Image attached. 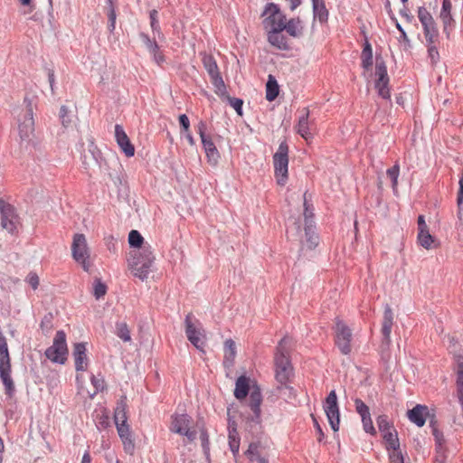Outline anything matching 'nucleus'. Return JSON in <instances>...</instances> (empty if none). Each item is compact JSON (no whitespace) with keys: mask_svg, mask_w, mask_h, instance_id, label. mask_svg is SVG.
<instances>
[{"mask_svg":"<svg viewBox=\"0 0 463 463\" xmlns=\"http://www.w3.org/2000/svg\"><path fill=\"white\" fill-rule=\"evenodd\" d=\"M291 342L292 340L289 337H283L279 343L275 354V377L277 382L280 384L278 389L282 395L288 398L295 396L293 388L288 385V383L293 376V368L288 358Z\"/></svg>","mask_w":463,"mask_h":463,"instance_id":"obj_1","label":"nucleus"},{"mask_svg":"<svg viewBox=\"0 0 463 463\" xmlns=\"http://www.w3.org/2000/svg\"><path fill=\"white\" fill-rule=\"evenodd\" d=\"M155 259L151 245L146 243L140 249H135L129 252L128 258V269L133 276L144 281L152 271Z\"/></svg>","mask_w":463,"mask_h":463,"instance_id":"obj_2","label":"nucleus"},{"mask_svg":"<svg viewBox=\"0 0 463 463\" xmlns=\"http://www.w3.org/2000/svg\"><path fill=\"white\" fill-rule=\"evenodd\" d=\"M273 165L277 183L284 185L288 180V146L285 141L280 143L273 156Z\"/></svg>","mask_w":463,"mask_h":463,"instance_id":"obj_3","label":"nucleus"},{"mask_svg":"<svg viewBox=\"0 0 463 463\" xmlns=\"http://www.w3.org/2000/svg\"><path fill=\"white\" fill-rule=\"evenodd\" d=\"M352 329L342 320L336 318L335 326V344L341 354L347 355L352 352Z\"/></svg>","mask_w":463,"mask_h":463,"instance_id":"obj_4","label":"nucleus"},{"mask_svg":"<svg viewBox=\"0 0 463 463\" xmlns=\"http://www.w3.org/2000/svg\"><path fill=\"white\" fill-rule=\"evenodd\" d=\"M24 103H26V109L23 117L19 118L18 129L21 142L29 144L34 137V122L31 101L25 99Z\"/></svg>","mask_w":463,"mask_h":463,"instance_id":"obj_5","label":"nucleus"},{"mask_svg":"<svg viewBox=\"0 0 463 463\" xmlns=\"http://www.w3.org/2000/svg\"><path fill=\"white\" fill-rule=\"evenodd\" d=\"M71 252L73 259L82 265L85 271H89L90 268L89 261L90 250L87 240L83 234L77 233L74 235L71 244Z\"/></svg>","mask_w":463,"mask_h":463,"instance_id":"obj_6","label":"nucleus"},{"mask_svg":"<svg viewBox=\"0 0 463 463\" xmlns=\"http://www.w3.org/2000/svg\"><path fill=\"white\" fill-rule=\"evenodd\" d=\"M263 15L266 16L263 20V26L267 32L284 31L286 17L275 4H269Z\"/></svg>","mask_w":463,"mask_h":463,"instance_id":"obj_7","label":"nucleus"},{"mask_svg":"<svg viewBox=\"0 0 463 463\" xmlns=\"http://www.w3.org/2000/svg\"><path fill=\"white\" fill-rule=\"evenodd\" d=\"M193 420L187 414H175L172 416L170 430L185 436L189 441L196 439V431L192 429Z\"/></svg>","mask_w":463,"mask_h":463,"instance_id":"obj_8","label":"nucleus"},{"mask_svg":"<svg viewBox=\"0 0 463 463\" xmlns=\"http://www.w3.org/2000/svg\"><path fill=\"white\" fill-rule=\"evenodd\" d=\"M67 353L66 335L63 331H58L53 339L52 345L45 351V355L54 363L63 364L66 360Z\"/></svg>","mask_w":463,"mask_h":463,"instance_id":"obj_9","label":"nucleus"},{"mask_svg":"<svg viewBox=\"0 0 463 463\" xmlns=\"http://www.w3.org/2000/svg\"><path fill=\"white\" fill-rule=\"evenodd\" d=\"M375 76L376 80L374 86L378 91L379 96H381L383 99H390L387 68L385 62L381 58H376Z\"/></svg>","mask_w":463,"mask_h":463,"instance_id":"obj_10","label":"nucleus"},{"mask_svg":"<svg viewBox=\"0 0 463 463\" xmlns=\"http://www.w3.org/2000/svg\"><path fill=\"white\" fill-rule=\"evenodd\" d=\"M324 410L332 430L337 431L339 430L340 413L335 391L333 390L329 392L324 404Z\"/></svg>","mask_w":463,"mask_h":463,"instance_id":"obj_11","label":"nucleus"},{"mask_svg":"<svg viewBox=\"0 0 463 463\" xmlns=\"http://www.w3.org/2000/svg\"><path fill=\"white\" fill-rule=\"evenodd\" d=\"M418 17L423 26L427 43L429 44L434 43L438 38V30L432 16L425 7H420L418 10Z\"/></svg>","mask_w":463,"mask_h":463,"instance_id":"obj_12","label":"nucleus"},{"mask_svg":"<svg viewBox=\"0 0 463 463\" xmlns=\"http://www.w3.org/2000/svg\"><path fill=\"white\" fill-rule=\"evenodd\" d=\"M205 130L206 124L203 121H200L198 124V133L200 135L208 161L210 164L214 165L217 164L220 155L212 138L205 134Z\"/></svg>","mask_w":463,"mask_h":463,"instance_id":"obj_13","label":"nucleus"},{"mask_svg":"<svg viewBox=\"0 0 463 463\" xmlns=\"http://www.w3.org/2000/svg\"><path fill=\"white\" fill-rule=\"evenodd\" d=\"M192 315L188 314L185 318V334L188 340L199 350L203 351L204 346V335L201 328H197L192 323Z\"/></svg>","mask_w":463,"mask_h":463,"instance_id":"obj_14","label":"nucleus"},{"mask_svg":"<svg viewBox=\"0 0 463 463\" xmlns=\"http://www.w3.org/2000/svg\"><path fill=\"white\" fill-rule=\"evenodd\" d=\"M0 212L2 227L11 233L14 232L18 222L14 207L10 204H5L2 200H0Z\"/></svg>","mask_w":463,"mask_h":463,"instance_id":"obj_15","label":"nucleus"},{"mask_svg":"<svg viewBox=\"0 0 463 463\" xmlns=\"http://www.w3.org/2000/svg\"><path fill=\"white\" fill-rule=\"evenodd\" d=\"M115 137L118 146L121 148L124 154L128 157L133 156L135 154V147L130 143L128 137L120 125L115 126Z\"/></svg>","mask_w":463,"mask_h":463,"instance_id":"obj_16","label":"nucleus"},{"mask_svg":"<svg viewBox=\"0 0 463 463\" xmlns=\"http://www.w3.org/2000/svg\"><path fill=\"white\" fill-rule=\"evenodd\" d=\"M87 348L85 343H77L74 345L72 355L75 362L77 372L85 371L88 366Z\"/></svg>","mask_w":463,"mask_h":463,"instance_id":"obj_17","label":"nucleus"},{"mask_svg":"<svg viewBox=\"0 0 463 463\" xmlns=\"http://www.w3.org/2000/svg\"><path fill=\"white\" fill-rule=\"evenodd\" d=\"M393 324V313L389 305L385 306L383 320L382 324V334L383 335V344L389 345L391 342L392 326Z\"/></svg>","mask_w":463,"mask_h":463,"instance_id":"obj_18","label":"nucleus"},{"mask_svg":"<svg viewBox=\"0 0 463 463\" xmlns=\"http://www.w3.org/2000/svg\"><path fill=\"white\" fill-rule=\"evenodd\" d=\"M309 110L305 108L302 110V115L298 118V124L297 126V132L307 141L313 137L311 131V125L308 121Z\"/></svg>","mask_w":463,"mask_h":463,"instance_id":"obj_19","label":"nucleus"},{"mask_svg":"<svg viewBox=\"0 0 463 463\" xmlns=\"http://www.w3.org/2000/svg\"><path fill=\"white\" fill-rule=\"evenodd\" d=\"M428 412V407L424 405H416L413 409L408 411L409 420L415 423L418 427H422L425 424V415Z\"/></svg>","mask_w":463,"mask_h":463,"instance_id":"obj_20","label":"nucleus"},{"mask_svg":"<svg viewBox=\"0 0 463 463\" xmlns=\"http://www.w3.org/2000/svg\"><path fill=\"white\" fill-rule=\"evenodd\" d=\"M282 32L283 31L279 30L267 32L268 41L272 46L279 50H288V45L287 43V39L283 35Z\"/></svg>","mask_w":463,"mask_h":463,"instance_id":"obj_21","label":"nucleus"},{"mask_svg":"<svg viewBox=\"0 0 463 463\" xmlns=\"http://www.w3.org/2000/svg\"><path fill=\"white\" fill-rule=\"evenodd\" d=\"M0 377L5 388V393L12 396L14 392V384L11 378V365L0 366Z\"/></svg>","mask_w":463,"mask_h":463,"instance_id":"obj_22","label":"nucleus"},{"mask_svg":"<svg viewBox=\"0 0 463 463\" xmlns=\"http://www.w3.org/2000/svg\"><path fill=\"white\" fill-rule=\"evenodd\" d=\"M451 8L452 5L449 0H443L442 8L440 11V19L443 23L444 31L449 33V28L451 26L453 23V18L451 15Z\"/></svg>","mask_w":463,"mask_h":463,"instance_id":"obj_23","label":"nucleus"},{"mask_svg":"<svg viewBox=\"0 0 463 463\" xmlns=\"http://www.w3.org/2000/svg\"><path fill=\"white\" fill-rule=\"evenodd\" d=\"M249 393V378L246 376H240L235 383L234 396L238 400L246 398Z\"/></svg>","mask_w":463,"mask_h":463,"instance_id":"obj_24","label":"nucleus"},{"mask_svg":"<svg viewBox=\"0 0 463 463\" xmlns=\"http://www.w3.org/2000/svg\"><path fill=\"white\" fill-rule=\"evenodd\" d=\"M229 446L234 455L239 452L240 449V437L236 430L235 422H229Z\"/></svg>","mask_w":463,"mask_h":463,"instance_id":"obj_25","label":"nucleus"},{"mask_svg":"<svg viewBox=\"0 0 463 463\" xmlns=\"http://www.w3.org/2000/svg\"><path fill=\"white\" fill-rule=\"evenodd\" d=\"M418 243L426 250H430L435 247V239L430 233L429 228L418 231Z\"/></svg>","mask_w":463,"mask_h":463,"instance_id":"obj_26","label":"nucleus"},{"mask_svg":"<svg viewBox=\"0 0 463 463\" xmlns=\"http://www.w3.org/2000/svg\"><path fill=\"white\" fill-rule=\"evenodd\" d=\"M119 437L122 439L126 449H133L134 444L130 439L129 427L127 422L115 423Z\"/></svg>","mask_w":463,"mask_h":463,"instance_id":"obj_27","label":"nucleus"},{"mask_svg":"<svg viewBox=\"0 0 463 463\" xmlns=\"http://www.w3.org/2000/svg\"><path fill=\"white\" fill-rule=\"evenodd\" d=\"M114 420L115 423L127 422L128 420L127 402L125 396L121 397V399L118 402L117 407L115 409Z\"/></svg>","mask_w":463,"mask_h":463,"instance_id":"obj_28","label":"nucleus"},{"mask_svg":"<svg viewBox=\"0 0 463 463\" xmlns=\"http://www.w3.org/2000/svg\"><path fill=\"white\" fill-rule=\"evenodd\" d=\"M279 95V84L274 76L269 75L266 84V99L269 101L274 100Z\"/></svg>","mask_w":463,"mask_h":463,"instance_id":"obj_29","label":"nucleus"},{"mask_svg":"<svg viewBox=\"0 0 463 463\" xmlns=\"http://www.w3.org/2000/svg\"><path fill=\"white\" fill-rule=\"evenodd\" d=\"M284 30H286L289 35L298 37L302 34V23L299 19H291L288 23L285 22Z\"/></svg>","mask_w":463,"mask_h":463,"instance_id":"obj_30","label":"nucleus"},{"mask_svg":"<svg viewBox=\"0 0 463 463\" xmlns=\"http://www.w3.org/2000/svg\"><path fill=\"white\" fill-rule=\"evenodd\" d=\"M261 401H262V399H261V393H260V389L256 388V389L252 390L250 392V406L256 417L260 416V406Z\"/></svg>","mask_w":463,"mask_h":463,"instance_id":"obj_31","label":"nucleus"},{"mask_svg":"<svg viewBox=\"0 0 463 463\" xmlns=\"http://www.w3.org/2000/svg\"><path fill=\"white\" fill-rule=\"evenodd\" d=\"M304 235L306 237V245L308 249L311 250L317 245L318 237L313 230V224H308L307 222V226L304 229Z\"/></svg>","mask_w":463,"mask_h":463,"instance_id":"obj_32","label":"nucleus"},{"mask_svg":"<svg viewBox=\"0 0 463 463\" xmlns=\"http://www.w3.org/2000/svg\"><path fill=\"white\" fill-rule=\"evenodd\" d=\"M361 58L363 68L368 70L373 65V51L372 46L368 41H366L364 43Z\"/></svg>","mask_w":463,"mask_h":463,"instance_id":"obj_33","label":"nucleus"},{"mask_svg":"<svg viewBox=\"0 0 463 463\" xmlns=\"http://www.w3.org/2000/svg\"><path fill=\"white\" fill-rule=\"evenodd\" d=\"M236 355V345L235 342L232 339H227L224 342V358L225 364L229 363L230 364L233 362Z\"/></svg>","mask_w":463,"mask_h":463,"instance_id":"obj_34","label":"nucleus"},{"mask_svg":"<svg viewBox=\"0 0 463 463\" xmlns=\"http://www.w3.org/2000/svg\"><path fill=\"white\" fill-rule=\"evenodd\" d=\"M203 64L210 77L219 73L217 63L213 56L204 53L203 57Z\"/></svg>","mask_w":463,"mask_h":463,"instance_id":"obj_35","label":"nucleus"},{"mask_svg":"<svg viewBox=\"0 0 463 463\" xmlns=\"http://www.w3.org/2000/svg\"><path fill=\"white\" fill-rule=\"evenodd\" d=\"M11 365L10 356L5 337H0V366Z\"/></svg>","mask_w":463,"mask_h":463,"instance_id":"obj_36","label":"nucleus"},{"mask_svg":"<svg viewBox=\"0 0 463 463\" xmlns=\"http://www.w3.org/2000/svg\"><path fill=\"white\" fill-rule=\"evenodd\" d=\"M383 437L386 442V447H387L388 450H391L392 449L400 447L399 439L397 437V433L395 430L394 431H392V430L387 431L383 435Z\"/></svg>","mask_w":463,"mask_h":463,"instance_id":"obj_37","label":"nucleus"},{"mask_svg":"<svg viewBox=\"0 0 463 463\" xmlns=\"http://www.w3.org/2000/svg\"><path fill=\"white\" fill-rule=\"evenodd\" d=\"M212 82L215 87V93L219 96H227L226 95V86L220 73L211 76Z\"/></svg>","mask_w":463,"mask_h":463,"instance_id":"obj_38","label":"nucleus"},{"mask_svg":"<svg viewBox=\"0 0 463 463\" xmlns=\"http://www.w3.org/2000/svg\"><path fill=\"white\" fill-rule=\"evenodd\" d=\"M128 242L131 247L136 249H140L146 243H144V239L142 235L136 230H132L128 234Z\"/></svg>","mask_w":463,"mask_h":463,"instance_id":"obj_39","label":"nucleus"},{"mask_svg":"<svg viewBox=\"0 0 463 463\" xmlns=\"http://www.w3.org/2000/svg\"><path fill=\"white\" fill-rule=\"evenodd\" d=\"M91 384L93 386V390L90 391L88 390L87 392L90 396V398H93L98 392L102 391L105 387V383L103 378L97 377L95 375L91 376Z\"/></svg>","mask_w":463,"mask_h":463,"instance_id":"obj_40","label":"nucleus"},{"mask_svg":"<svg viewBox=\"0 0 463 463\" xmlns=\"http://www.w3.org/2000/svg\"><path fill=\"white\" fill-rule=\"evenodd\" d=\"M117 335L125 342H129L131 340L129 329L125 323H119L117 325Z\"/></svg>","mask_w":463,"mask_h":463,"instance_id":"obj_41","label":"nucleus"},{"mask_svg":"<svg viewBox=\"0 0 463 463\" xmlns=\"http://www.w3.org/2000/svg\"><path fill=\"white\" fill-rule=\"evenodd\" d=\"M139 37L149 52H155L156 51H158V44L156 43V41H152L148 35L142 33L139 34Z\"/></svg>","mask_w":463,"mask_h":463,"instance_id":"obj_42","label":"nucleus"},{"mask_svg":"<svg viewBox=\"0 0 463 463\" xmlns=\"http://www.w3.org/2000/svg\"><path fill=\"white\" fill-rule=\"evenodd\" d=\"M313 9L315 18H318L320 22H324L327 19L328 13L323 4L313 5Z\"/></svg>","mask_w":463,"mask_h":463,"instance_id":"obj_43","label":"nucleus"},{"mask_svg":"<svg viewBox=\"0 0 463 463\" xmlns=\"http://www.w3.org/2000/svg\"><path fill=\"white\" fill-rule=\"evenodd\" d=\"M400 167L399 165H394L392 168L387 170V175L392 180V189L395 191L397 189L398 184V176H399Z\"/></svg>","mask_w":463,"mask_h":463,"instance_id":"obj_44","label":"nucleus"},{"mask_svg":"<svg viewBox=\"0 0 463 463\" xmlns=\"http://www.w3.org/2000/svg\"><path fill=\"white\" fill-rule=\"evenodd\" d=\"M158 13L156 10L150 12V24L154 34L157 33L158 37L161 36L160 26L157 19Z\"/></svg>","mask_w":463,"mask_h":463,"instance_id":"obj_45","label":"nucleus"},{"mask_svg":"<svg viewBox=\"0 0 463 463\" xmlns=\"http://www.w3.org/2000/svg\"><path fill=\"white\" fill-rule=\"evenodd\" d=\"M389 458L392 463H404V457L400 447L389 450Z\"/></svg>","mask_w":463,"mask_h":463,"instance_id":"obj_46","label":"nucleus"},{"mask_svg":"<svg viewBox=\"0 0 463 463\" xmlns=\"http://www.w3.org/2000/svg\"><path fill=\"white\" fill-rule=\"evenodd\" d=\"M60 118L61 119V124L64 128H68L71 126L72 119L69 115V110L66 106H61L60 109Z\"/></svg>","mask_w":463,"mask_h":463,"instance_id":"obj_47","label":"nucleus"},{"mask_svg":"<svg viewBox=\"0 0 463 463\" xmlns=\"http://www.w3.org/2000/svg\"><path fill=\"white\" fill-rule=\"evenodd\" d=\"M457 203H458V216L459 219H462V204H463V175L459 179V189L458 193V198H457Z\"/></svg>","mask_w":463,"mask_h":463,"instance_id":"obj_48","label":"nucleus"},{"mask_svg":"<svg viewBox=\"0 0 463 463\" xmlns=\"http://www.w3.org/2000/svg\"><path fill=\"white\" fill-rule=\"evenodd\" d=\"M288 236L290 238H296V240L302 241V232L300 226L298 222H294L292 227H289L287 231Z\"/></svg>","mask_w":463,"mask_h":463,"instance_id":"obj_49","label":"nucleus"},{"mask_svg":"<svg viewBox=\"0 0 463 463\" xmlns=\"http://www.w3.org/2000/svg\"><path fill=\"white\" fill-rule=\"evenodd\" d=\"M107 292V287L105 284H103L99 279L95 280L94 285V296L97 299L103 297Z\"/></svg>","mask_w":463,"mask_h":463,"instance_id":"obj_50","label":"nucleus"},{"mask_svg":"<svg viewBox=\"0 0 463 463\" xmlns=\"http://www.w3.org/2000/svg\"><path fill=\"white\" fill-rule=\"evenodd\" d=\"M354 404L355 410L361 417L370 414L369 407L362 400L355 399Z\"/></svg>","mask_w":463,"mask_h":463,"instance_id":"obj_51","label":"nucleus"},{"mask_svg":"<svg viewBox=\"0 0 463 463\" xmlns=\"http://www.w3.org/2000/svg\"><path fill=\"white\" fill-rule=\"evenodd\" d=\"M225 98L229 101L230 105L236 110L238 115L241 116L242 115V104H243L242 99H237V98H232L228 95Z\"/></svg>","mask_w":463,"mask_h":463,"instance_id":"obj_52","label":"nucleus"},{"mask_svg":"<svg viewBox=\"0 0 463 463\" xmlns=\"http://www.w3.org/2000/svg\"><path fill=\"white\" fill-rule=\"evenodd\" d=\"M432 434L435 438L436 449H439V448H441V449H446L444 446L445 439L442 432H440L437 428L432 427Z\"/></svg>","mask_w":463,"mask_h":463,"instance_id":"obj_53","label":"nucleus"},{"mask_svg":"<svg viewBox=\"0 0 463 463\" xmlns=\"http://www.w3.org/2000/svg\"><path fill=\"white\" fill-rule=\"evenodd\" d=\"M377 426L379 430L383 433V435L385 432L392 430L387 420V417L384 415H381L377 418Z\"/></svg>","mask_w":463,"mask_h":463,"instance_id":"obj_54","label":"nucleus"},{"mask_svg":"<svg viewBox=\"0 0 463 463\" xmlns=\"http://www.w3.org/2000/svg\"><path fill=\"white\" fill-rule=\"evenodd\" d=\"M361 418L364 431L367 433L375 434V429L373 425L371 414H368L367 416H363Z\"/></svg>","mask_w":463,"mask_h":463,"instance_id":"obj_55","label":"nucleus"},{"mask_svg":"<svg viewBox=\"0 0 463 463\" xmlns=\"http://www.w3.org/2000/svg\"><path fill=\"white\" fill-rule=\"evenodd\" d=\"M109 5H110V7H109V10L108 12V16H109V30L110 32H113L114 29H115V24H116V12H115V9L114 7L112 6V2L111 0H109Z\"/></svg>","mask_w":463,"mask_h":463,"instance_id":"obj_56","label":"nucleus"},{"mask_svg":"<svg viewBox=\"0 0 463 463\" xmlns=\"http://www.w3.org/2000/svg\"><path fill=\"white\" fill-rule=\"evenodd\" d=\"M435 463H448L446 449H441V448H439V449H436Z\"/></svg>","mask_w":463,"mask_h":463,"instance_id":"obj_57","label":"nucleus"},{"mask_svg":"<svg viewBox=\"0 0 463 463\" xmlns=\"http://www.w3.org/2000/svg\"><path fill=\"white\" fill-rule=\"evenodd\" d=\"M428 52L431 63L436 64L439 59V54L437 48L432 44H429Z\"/></svg>","mask_w":463,"mask_h":463,"instance_id":"obj_58","label":"nucleus"},{"mask_svg":"<svg viewBox=\"0 0 463 463\" xmlns=\"http://www.w3.org/2000/svg\"><path fill=\"white\" fill-rule=\"evenodd\" d=\"M259 447L260 445L258 443H250L249 445V448L247 449V451L245 452V454L250 458L252 459V457L253 456H257V458L260 457L259 456Z\"/></svg>","mask_w":463,"mask_h":463,"instance_id":"obj_59","label":"nucleus"},{"mask_svg":"<svg viewBox=\"0 0 463 463\" xmlns=\"http://www.w3.org/2000/svg\"><path fill=\"white\" fill-rule=\"evenodd\" d=\"M27 282L33 289H36L40 282L38 275L33 272L29 273V275L27 276Z\"/></svg>","mask_w":463,"mask_h":463,"instance_id":"obj_60","label":"nucleus"},{"mask_svg":"<svg viewBox=\"0 0 463 463\" xmlns=\"http://www.w3.org/2000/svg\"><path fill=\"white\" fill-rule=\"evenodd\" d=\"M179 123L182 127V131H188L190 128L189 118L185 114H182L179 116Z\"/></svg>","mask_w":463,"mask_h":463,"instance_id":"obj_61","label":"nucleus"},{"mask_svg":"<svg viewBox=\"0 0 463 463\" xmlns=\"http://www.w3.org/2000/svg\"><path fill=\"white\" fill-rule=\"evenodd\" d=\"M200 439H201V441H202V447L204 450L205 453H207V450L209 449V439H208V435L205 431H202L201 432V435H200Z\"/></svg>","mask_w":463,"mask_h":463,"instance_id":"obj_62","label":"nucleus"},{"mask_svg":"<svg viewBox=\"0 0 463 463\" xmlns=\"http://www.w3.org/2000/svg\"><path fill=\"white\" fill-rule=\"evenodd\" d=\"M304 205H305L304 217H305V227H306L307 226V220L308 224H312V222H313V221H312L313 213L308 211V208L307 206V202L306 201L304 202Z\"/></svg>","mask_w":463,"mask_h":463,"instance_id":"obj_63","label":"nucleus"},{"mask_svg":"<svg viewBox=\"0 0 463 463\" xmlns=\"http://www.w3.org/2000/svg\"><path fill=\"white\" fill-rule=\"evenodd\" d=\"M429 228L423 215L418 217V231Z\"/></svg>","mask_w":463,"mask_h":463,"instance_id":"obj_64","label":"nucleus"}]
</instances>
